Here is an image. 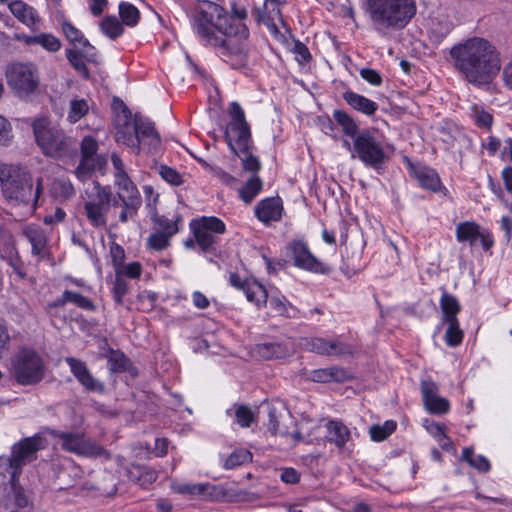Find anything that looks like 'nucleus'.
<instances>
[{"label": "nucleus", "mask_w": 512, "mask_h": 512, "mask_svg": "<svg viewBox=\"0 0 512 512\" xmlns=\"http://www.w3.org/2000/svg\"><path fill=\"white\" fill-rule=\"evenodd\" d=\"M230 20L222 6L205 0L194 16L193 29L203 42L218 49L225 62L238 69L247 62L249 29L243 22Z\"/></svg>", "instance_id": "1"}, {"label": "nucleus", "mask_w": 512, "mask_h": 512, "mask_svg": "<svg viewBox=\"0 0 512 512\" xmlns=\"http://www.w3.org/2000/svg\"><path fill=\"white\" fill-rule=\"evenodd\" d=\"M450 57L454 68L475 86L491 83L501 69L496 48L480 37L469 38L454 45Z\"/></svg>", "instance_id": "2"}, {"label": "nucleus", "mask_w": 512, "mask_h": 512, "mask_svg": "<svg viewBox=\"0 0 512 512\" xmlns=\"http://www.w3.org/2000/svg\"><path fill=\"white\" fill-rule=\"evenodd\" d=\"M366 12L379 33L406 27L416 14L414 0H367Z\"/></svg>", "instance_id": "3"}, {"label": "nucleus", "mask_w": 512, "mask_h": 512, "mask_svg": "<svg viewBox=\"0 0 512 512\" xmlns=\"http://www.w3.org/2000/svg\"><path fill=\"white\" fill-rule=\"evenodd\" d=\"M32 129L35 141L45 156L63 159L77 153L76 140L63 129L53 126L47 118L35 119Z\"/></svg>", "instance_id": "4"}, {"label": "nucleus", "mask_w": 512, "mask_h": 512, "mask_svg": "<svg viewBox=\"0 0 512 512\" xmlns=\"http://www.w3.org/2000/svg\"><path fill=\"white\" fill-rule=\"evenodd\" d=\"M0 182L6 199L35 207L42 193V178L37 179L36 188L29 174L7 164H0Z\"/></svg>", "instance_id": "5"}, {"label": "nucleus", "mask_w": 512, "mask_h": 512, "mask_svg": "<svg viewBox=\"0 0 512 512\" xmlns=\"http://www.w3.org/2000/svg\"><path fill=\"white\" fill-rule=\"evenodd\" d=\"M111 206L114 207V197L110 187L94 181L92 187L85 190L84 214L93 227L107 225V215Z\"/></svg>", "instance_id": "6"}, {"label": "nucleus", "mask_w": 512, "mask_h": 512, "mask_svg": "<svg viewBox=\"0 0 512 512\" xmlns=\"http://www.w3.org/2000/svg\"><path fill=\"white\" fill-rule=\"evenodd\" d=\"M6 77L8 86L20 99H30L39 91L40 76L32 63H12L7 68Z\"/></svg>", "instance_id": "7"}, {"label": "nucleus", "mask_w": 512, "mask_h": 512, "mask_svg": "<svg viewBox=\"0 0 512 512\" xmlns=\"http://www.w3.org/2000/svg\"><path fill=\"white\" fill-rule=\"evenodd\" d=\"M49 433L59 439L61 448L69 453L84 457H109L107 451L82 431H61L51 429Z\"/></svg>", "instance_id": "8"}, {"label": "nucleus", "mask_w": 512, "mask_h": 512, "mask_svg": "<svg viewBox=\"0 0 512 512\" xmlns=\"http://www.w3.org/2000/svg\"><path fill=\"white\" fill-rule=\"evenodd\" d=\"M352 158L356 156L366 165L375 169L378 173L388 161V156L383 145L372 132L364 130L359 133L353 141Z\"/></svg>", "instance_id": "9"}, {"label": "nucleus", "mask_w": 512, "mask_h": 512, "mask_svg": "<svg viewBox=\"0 0 512 512\" xmlns=\"http://www.w3.org/2000/svg\"><path fill=\"white\" fill-rule=\"evenodd\" d=\"M230 121L225 129V140L232 152L244 149L251 144L250 126L239 103L232 102L229 107Z\"/></svg>", "instance_id": "10"}, {"label": "nucleus", "mask_w": 512, "mask_h": 512, "mask_svg": "<svg viewBox=\"0 0 512 512\" xmlns=\"http://www.w3.org/2000/svg\"><path fill=\"white\" fill-rule=\"evenodd\" d=\"M13 374L21 385L36 384L44 377V363L36 352L22 350L15 358Z\"/></svg>", "instance_id": "11"}, {"label": "nucleus", "mask_w": 512, "mask_h": 512, "mask_svg": "<svg viewBox=\"0 0 512 512\" xmlns=\"http://www.w3.org/2000/svg\"><path fill=\"white\" fill-rule=\"evenodd\" d=\"M48 446V440L42 433L25 437L11 447L10 456L21 469L37 459V453Z\"/></svg>", "instance_id": "12"}, {"label": "nucleus", "mask_w": 512, "mask_h": 512, "mask_svg": "<svg viewBox=\"0 0 512 512\" xmlns=\"http://www.w3.org/2000/svg\"><path fill=\"white\" fill-rule=\"evenodd\" d=\"M135 129L138 140L135 147L136 153L144 150L147 153L155 154L161 146V139L154 127V123L140 114H135Z\"/></svg>", "instance_id": "13"}, {"label": "nucleus", "mask_w": 512, "mask_h": 512, "mask_svg": "<svg viewBox=\"0 0 512 512\" xmlns=\"http://www.w3.org/2000/svg\"><path fill=\"white\" fill-rule=\"evenodd\" d=\"M456 238L459 242H469L471 248L480 241L485 251H489L494 244L493 237L487 230L470 221L461 222L456 226Z\"/></svg>", "instance_id": "14"}, {"label": "nucleus", "mask_w": 512, "mask_h": 512, "mask_svg": "<svg viewBox=\"0 0 512 512\" xmlns=\"http://www.w3.org/2000/svg\"><path fill=\"white\" fill-rule=\"evenodd\" d=\"M290 250L293 254L295 266L315 273L326 274L330 271L329 267L318 261L311 254L305 242L300 240L293 241L290 244Z\"/></svg>", "instance_id": "15"}, {"label": "nucleus", "mask_w": 512, "mask_h": 512, "mask_svg": "<svg viewBox=\"0 0 512 512\" xmlns=\"http://www.w3.org/2000/svg\"><path fill=\"white\" fill-rule=\"evenodd\" d=\"M65 362L70 367V371L77 381L87 391L99 394L105 391V385L91 374L85 362L74 357H67Z\"/></svg>", "instance_id": "16"}, {"label": "nucleus", "mask_w": 512, "mask_h": 512, "mask_svg": "<svg viewBox=\"0 0 512 512\" xmlns=\"http://www.w3.org/2000/svg\"><path fill=\"white\" fill-rule=\"evenodd\" d=\"M229 282L233 287L243 290L247 300L254 303L256 306L260 307L267 303V290L256 280H242L237 273H231L229 276Z\"/></svg>", "instance_id": "17"}, {"label": "nucleus", "mask_w": 512, "mask_h": 512, "mask_svg": "<svg viewBox=\"0 0 512 512\" xmlns=\"http://www.w3.org/2000/svg\"><path fill=\"white\" fill-rule=\"evenodd\" d=\"M67 303H73L75 306L87 311L96 310V306L89 298L83 296L78 292L65 290L61 294V296L57 297L54 301L49 302L47 304L46 312L52 319L60 317V314L57 311V309L65 306Z\"/></svg>", "instance_id": "18"}, {"label": "nucleus", "mask_w": 512, "mask_h": 512, "mask_svg": "<svg viewBox=\"0 0 512 512\" xmlns=\"http://www.w3.org/2000/svg\"><path fill=\"white\" fill-rule=\"evenodd\" d=\"M22 469L14 462L11 456H0V487H4L5 493H12L19 489L25 491L19 484V476Z\"/></svg>", "instance_id": "19"}, {"label": "nucleus", "mask_w": 512, "mask_h": 512, "mask_svg": "<svg viewBox=\"0 0 512 512\" xmlns=\"http://www.w3.org/2000/svg\"><path fill=\"white\" fill-rule=\"evenodd\" d=\"M311 352L326 356H345L354 353V347L338 340H326L324 338H311L307 342Z\"/></svg>", "instance_id": "20"}, {"label": "nucleus", "mask_w": 512, "mask_h": 512, "mask_svg": "<svg viewBox=\"0 0 512 512\" xmlns=\"http://www.w3.org/2000/svg\"><path fill=\"white\" fill-rule=\"evenodd\" d=\"M0 512H32V503L25 491L16 489L0 498Z\"/></svg>", "instance_id": "21"}, {"label": "nucleus", "mask_w": 512, "mask_h": 512, "mask_svg": "<svg viewBox=\"0 0 512 512\" xmlns=\"http://www.w3.org/2000/svg\"><path fill=\"white\" fill-rule=\"evenodd\" d=\"M282 210L280 198H266L256 205L255 215L261 222L268 224L271 221H279L282 216Z\"/></svg>", "instance_id": "22"}, {"label": "nucleus", "mask_w": 512, "mask_h": 512, "mask_svg": "<svg viewBox=\"0 0 512 512\" xmlns=\"http://www.w3.org/2000/svg\"><path fill=\"white\" fill-rule=\"evenodd\" d=\"M327 442L334 444L340 451L344 450L347 443L351 440L349 428L341 421L329 420L326 424Z\"/></svg>", "instance_id": "23"}, {"label": "nucleus", "mask_w": 512, "mask_h": 512, "mask_svg": "<svg viewBox=\"0 0 512 512\" xmlns=\"http://www.w3.org/2000/svg\"><path fill=\"white\" fill-rule=\"evenodd\" d=\"M22 234L32 246V255L39 260L45 257L47 249V237L44 230L38 225H28L23 228Z\"/></svg>", "instance_id": "24"}, {"label": "nucleus", "mask_w": 512, "mask_h": 512, "mask_svg": "<svg viewBox=\"0 0 512 512\" xmlns=\"http://www.w3.org/2000/svg\"><path fill=\"white\" fill-rule=\"evenodd\" d=\"M115 185L117 186V192L113 194L114 207H118L120 200H124L126 197L142 199L136 185L132 182L128 174L115 177Z\"/></svg>", "instance_id": "25"}, {"label": "nucleus", "mask_w": 512, "mask_h": 512, "mask_svg": "<svg viewBox=\"0 0 512 512\" xmlns=\"http://www.w3.org/2000/svg\"><path fill=\"white\" fill-rule=\"evenodd\" d=\"M8 7L10 12L25 25L33 27L38 22L35 9L22 0H12Z\"/></svg>", "instance_id": "26"}, {"label": "nucleus", "mask_w": 512, "mask_h": 512, "mask_svg": "<svg viewBox=\"0 0 512 512\" xmlns=\"http://www.w3.org/2000/svg\"><path fill=\"white\" fill-rule=\"evenodd\" d=\"M343 99L355 110L365 115L371 116L378 109V104L360 94L353 91L343 93Z\"/></svg>", "instance_id": "27"}, {"label": "nucleus", "mask_w": 512, "mask_h": 512, "mask_svg": "<svg viewBox=\"0 0 512 512\" xmlns=\"http://www.w3.org/2000/svg\"><path fill=\"white\" fill-rule=\"evenodd\" d=\"M413 173L421 187L433 192L440 190L441 181L433 169L428 167L413 168Z\"/></svg>", "instance_id": "28"}, {"label": "nucleus", "mask_w": 512, "mask_h": 512, "mask_svg": "<svg viewBox=\"0 0 512 512\" xmlns=\"http://www.w3.org/2000/svg\"><path fill=\"white\" fill-rule=\"evenodd\" d=\"M440 308L442 311V322L458 320L457 315L461 310V305L455 296L443 291L440 299Z\"/></svg>", "instance_id": "29"}, {"label": "nucleus", "mask_w": 512, "mask_h": 512, "mask_svg": "<svg viewBox=\"0 0 512 512\" xmlns=\"http://www.w3.org/2000/svg\"><path fill=\"white\" fill-rule=\"evenodd\" d=\"M257 353L264 359L283 358L291 353V349L279 342H268L257 345Z\"/></svg>", "instance_id": "30"}, {"label": "nucleus", "mask_w": 512, "mask_h": 512, "mask_svg": "<svg viewBox=\"0 0 512 512\" xmlns=\"http://www.w3.org/2000/svg\"><path fill=\"white\" fill-rule=\"evenodd\" d=\"M108 364L109 370L112 373H123L127 371L132 373V362L119 350L110 351L108 355Z\"/></svg>", "instance_id": "31"}, {"label": "nucleus", "mask_w": 512, "mask_h": 512, "mask_svg": "<svg viewBox=\"0 0 512 512\" xmlns=\"http://www.w3.org/2000/svg\"><path fill=\"white\" fill-rule=\"evenodd\" d=\"M242 162V168L244 171L250 172L256 175L261 168L259 159L252 154V145L244 147L234 152Z\"/></svg>", "instance_id": "32"}, {"label": "nucleus", "mask_w": 512, "mask_h": 512, "mask_svg": "<svg viewBox=\"0 0 512 512\" xmlns=\"http://www.w3.org/2000/svg\"><path fill=\"white\" fill-rule=\"evenodd\" d=\"M136 136L135 122L133 124L125 122L122 126L117 128L115 133V140L118 143H122L135 149L138 143Z\"/></svg>", "instance_id": "33"}, {"label": "nucleus", "mask_w": 512, "mask_h": 512, "mask_svg": "<svg viewBox=\"0 0 512 512\" xmlns=\"http://www.w3.org/2000/svg\"><path fill=\"white\" fill-rule=\"evenodd\" d=\"M263 186L262 180L257 175H252L246 185L240 189L239 195L240 198L245 203H250L257 194L261 191Z\"/></svg>", "instance_id": "34"}, {"label": "nucleus", "mask_w": 512, "mask_h": 512, "mask_svg": "<svg viewBox=\"0 0 512 512\" xmlns=\"http://www.w3.org/2000/svg\"><path fill=\"white\" fill-rule=\"evenodd\" d=\"M195 240L203 252L215 251L214 244L216 242V236L205 230H202L194 225H191Z\"/></svg>", "instance_id": "35"}, {"label": "nucleus", "mask_w": 512, "mask_h": 512, "mask_svg": "<svg viewBox=\"0 0 512 512\" xmlns=\"http://www.w3.org/2000/svg\"><path fill=\"white\" fill-rule=\"evenodd\" d=\"M89 111L88 102L85 99L74 98L69 103L67 120L74 124L82 119Z\"/></svg>", "instance_id": "36"}, {"label": "nucleus", "mask_w": 512, "mask_h": 512, "mask_svg": "<svg viewBox=\"0 0 512 512\" xmlns=\"http://www.w3.org/2000/svg\"><path fill=\"white\" fill-rule=\"evenodd\" d=\"M462 459L479 472H488L490 470V462L482 455H475L472 448H464L462 451Z\"/></svg>", "instance_id": "37"}, {"label": "nucleus", "mask_w": 512, "mask_h": 512, "mask_svg": "<svg viewBox=\"0 0 512 512\" xmlns=\"http://www.w3.org/2000/svg\"><path fill=\"white\" fill-rule=\"evenodd\" d=\"M142 204V199H132L131 197H126L124 200H120V206L122 208L119 220L122 223H126L129 219H132L136 216L140 206Z\"/></svg>", "instance_id": "38"}, {"label": "nucleus", "mask_w": 512, "mask_h": 512, "mask_svg": "<svg viewBox=\"0 0 512 512\" xmlns=\"http://www.w3.org/2000/svg\"><path fill=\"white\" fill-rule=\"evenodd\" d=\"M334 119L342 127L343 132L351 137L358 135V126L353 118L348 115L345 111L335 110L333 113Z\"/></svg>", "instance_id": "39"}, {"label": "nucleus", "mask_w": 512, "mask_h": 512, "mask_svg": "<svg viewBox=\"0 0 512 512\" xmlns=\"http://www.w3.org/2000/svg\"><path fill=\"white\" fill-rule=\"evenodd\" d=\"M191 225L213 234H223L225 232L224 222L217 217H202L198 221H193Z\"/></svg>", "instance_id": "40"}, {"label": "nucleus", "mask_w": 512, "mask_h": 512, "mask_svg": "<svg viewBox=\"0 0 512 512\" xmlns=\"http://www.w3.org/2000/svg\"><path fill=\"white\" fill-rule=\"evenodd\" d=\"M448 325L445 332V341L448 346L456 347L462 343L464 333L460 329L458 320L443 321Z\"/></svg>", "instance_id": "41"}, {"label": "nucleus", "mask_w": 512, "mask_h": 512, "mask_svg": "<svg viewBox=\"0 0 512 512\" xmlns=\"http://www.w3.org/2000/svg\"><path fill=\"white\" fill-rule=\"evenodd\" d=\"M252 461V454L246 449H238L233 451L225 460L224 468L227 470L237 466L244 465Z\"/></svg>", "instance_id": "42"}, {"label": "nucleus", "mask_w": 512, "mask_h": 512, "mask_svg": "<svg viewBox=\"0 0 512 512\" xmlns=\"http://www.w3.org/2000/svg\"><path fill=\"white\" fill-rule=\"evenodd\" d=\"M119 15L122 22L127 26H135L140 18L139 10L134 5L127 2L120 3Z\"/></svg>", "instance_id": "43"}, {"label": "nucleus", "mask_w": 512, "mask_h": 512, "mask_svg": "<svg viewBox=\"0 0 512 512\" xmlns=\"http://www.w3.org/2000/svg\"><path fill=\"white\" fill-rule=\"evenodd\" d=\"M396 427V422L393 420H388L383 425H372L369 429L371 439L383 441L396 430Z\"/></svg>", "instance_id": "44"}, {"label": "nucleus", "mask_w": 512, "mask_h": 512, "mask_svg": "<svg viewBox=\"0 0 512 512\" xmlns=\"http://www.w3.org/2000/svg\"><path fill=\"white\" fill-rule=\"evenodd\" d=\"M101 30L111 39H115L123 34L122 24L114 16H106L101 22Z\"/></svg>", "instance_id": "45"}, {"label": "nucleus", "mask_w": 512, "mask_h": 512, "mask_svg": "<svg viewBox=\"0 0 512 512\" xmlns=\"http://www.w3.org/2000/svg\"><path fill=\"white\" fill-rule=\"evenodd\" d=\"M52 194L56 198L69 199L75 194V189L69 180L56 179L51 187Z\"/></svg>", "instance_id": "46"}, {"label": "nucleus", "mask_w": 512, "mask_h": 512, "mask_svg": "<svg viewBox=\"0 0 512 512\" xmlns=\"http://www.w3.org/2000/svg\"><path fill=\"white\" fill-rule=\"evenodd\" d=\"M28 43H35L41 45L43 48L50 52H56L61 47V42L58 38L51 34H39L31 37Z\"/></svg>", "instance_id": "47"}, {"label": "nucleus", "mask_w": 512, "mask_h": 512, "mask_svg": "<svg viewBox=\"0 0 512 512\" xmlns=\"http://www.w3.org/2000/svg\"><path fill=\"white\" fill-rule=\"evenodd\" d=\"M62 31L67 38V40L76 46H80L81 44L88 45V40L85 39L80 30L74 27L70 22H63Z\"/></svg>", "instance_id": "48"}, {"label": "nucleus", "mask_w": 512, "mask_h": 512, "mask_svg": "<svg viewBox=\"0 0 512 512\" xmlns=\"http://www.w3.org/2000/svg\"><path fill=\"white\" fill-rule=\"evenodd\" d=\"M66 56L73 68L84 78H89V70L83 61L82 55L76 49H67Z\"/></svg>", "instance_id": "49"}, {"label": "nucleus", "mask_w": 512, "mask_h": 512, "mask_svg": "<svg viewBox=\"0 0 512 512\" xmlns=\"http://www.w3.org/2000/svg\"><path fill=\"white\" fill-rule=\"evenodd\" d=\"M280 417H281V415H280V413H278L276 408L270 407V406L268 407V418H269L268 431L272 435L279 434L282 436H286L289 434V432L286 428L280 427V424H279Z\"/></svg>", "instance_id": "50"}, {"label": "nucleus", "mask_w": 512, "mask_h": 512, "mask_svg": "<svg viewBox=\"0 0 512 512\" xmlns=\"http://www.w3.org/2000/svg\"><path fill=\"white\" fill-rule=\"evenodd\" d=\"M96 168V159H88V158H82L75 169V175L76 177L81 180L85 181L87 180L91 174L94 172Z\"/></svg>", "instance_id": "51"}, {"label": "nucleus", "mask_w": 512, "mask_h": 512, "mask_svg": "<svg viewBox=\"0 0 512 512\" xmlns=\"http://www.w3.org/2000/svg\"><path fill=\"white\" fill-rule=\"evenodd\" d=\"M471 116L475 124L481 128H490L492 125L493 117L490 113L484 111L478 105H473L471 108Z\"/></svg>", "instance_id": "52"}, {"label": "nucleus", "mask_w": 512, "mask_h": 512, "mask_svg": "<svg viewBox=\"0 0 512 512\" xmlns=\"http://www.w3.org/2000/svg\"><path fill=\"white\" fill-rule=\"evenodd\" d=\"M137 472V482L139 483L140 486L144 488H147L148 486L153 484L158 478L157 472L149 467L138 466Z\"/></svg>", "instance_id": "53"}, {"label": "nucleus", "mask_w": 512, "mask_h": 512, "mask_svg": "<svg viewBox=\"0 0 512 512\" xmlns=\"http://www.w3.org/2000/svg\"><path fill=\"white\" fill-rule=\"evenodd\" d=\"M120 270L117 269V276L113 285V298L114 301L121 305L123 303V298L128 292V283L127 281L120 275Z\"/></svg>", "instance_id": "54"}, {"label": "nucleus", "mask_w": 512, "mask_h": 512, "mask_svg": "<svg viewBox=\"0 0 512 512\" xmlns=\"http://www.w3.org/2000/svg\"><path fill=\"white\" fill-rule=\"evenodd\" d=\"M426 410L431 414H445L450 408L449 401L446 398L437 396L424 404Z\"/></svg>", "instance_id": "55"}, {"label": "nucleus", "mask_w": 512, "mask_h": 512, "mask_svg": "<svg viewBox=\"0 0 512 512\" xmlns=\"http://www.w3.org/2000/svg\"><path fill=\"white\" fill-rule=\"evenodd\" d=\"M81 157L88 159H96L98 143L92 136H85L80 145Z\"/></svg>", "instance_id": "56"}, {"label": "nucleus", "mask_w": 512, "mask_h": 512, "mask_svg": "<svg viewBox=\"0 0 512 512\" xmlns=\"http://www.w3.org/2000/svg\"><path fill=\"white\" fill-rule=\"evenodd\" d=\"M170 238L165 233L155 232L148 238V246L153 250H163L169 246Z\"/></svg>", "instance_id": "57"}, {"label": "nucleus", "mask_w": 512, "mask_h": 512, "mask_svg": "<svg viewBox=\"0 0 512 512\" xmlns=\"http://www.w3.org/2000/svg\"><path fill=\"white\" fill-rule=\"evenodd\" d=\"M159 174L166 182L174 186H179L183 183L182 176L175 169L166 165L159 167Z\"/></svg>", "instance_id": "58"}, {"label": "nucleus", "mask_w": 512, "mask_h": 512, "mask_svg": "<svg viewBox=\"0 0 512 512\" xmlns=\"http://www.w3.org/2000/svg\"><path fill=\"white\" fill-rule=\"evenodd\" d=\"M155 223L159 228L158 232L165 233V235H168L169 237H172L178 232L177 223L164 216L156 217Z\"/></svg>", "instance_id": "59"}, {"label": "nucleus", "mask_w": 512, "mask_h": 512, "mask_svg": "<svg viewBox=\"0 0 512 512\" xmlns=\"http://www.w3.org/2000/svg\"><path fill=\"white\" fill-rule=\"evenodd\" d=\"M235 417L237 419V423H239L242 427H248L254 421V415L250 408L247 406L241 405L236 408Z\"/></svg>", "instance_id": "60"}, {"label": "nucleus", "mask_w": 512, "mask_h": 512, "mask_svg": "<svg viewBox=\"0 0 512 512\" xmlns=\"http://www.w3.org/2000/svg\"><path fill=\"white\" fill-rule=\"evenodd\" d=\"M421 393L423 397V403L425 404L438 396V386L433 381L423 380L421 382Z\"/></svg>", "instance_id": "61"}, {"label": "nucleus", "mask_w": 512, "mask_h": 512, "mask_svg": "<svg viewBox=\"0 0 512 512\" xmlns=\"http://www.w3.org/2000/svg\"><path fill=\"white\" fill-rule=\"evenodd\" d=\"M12 139V126L10 122L0 115V145L7 146Z\"/></svg>", "instance_id": "62"}, {"label": "nucleus", "mask_w": 512, "mask_h": 512, "mask_svg": "<svg viewBox=\"0 0 512 512\" xmlns=\"http://www.w3.org/2000/svg\"><path fill=\"white\" fill-rule=\"evenodd\" d=\"M426 430L438 440L442 447H444V441L448 440V438L445 435L443 425L436 422H431L429 426H426Z\"/></svg>", "instance_id": "63"}, {"label": "nucleus", "mask_w": 512, "mask_h": 512, "mask_svg": "<svg viewBox=\"0 0 512 512\" xmlns=\"http://www.w3.org/2000/svg\"><path fill=\"white\" fill-rule=\"evenodd\" d=\"M330 381L345 382L352 378L350 372L342 367H330L329 368Z\"/></svg>", "instance_id": "64"}]
</instances>
